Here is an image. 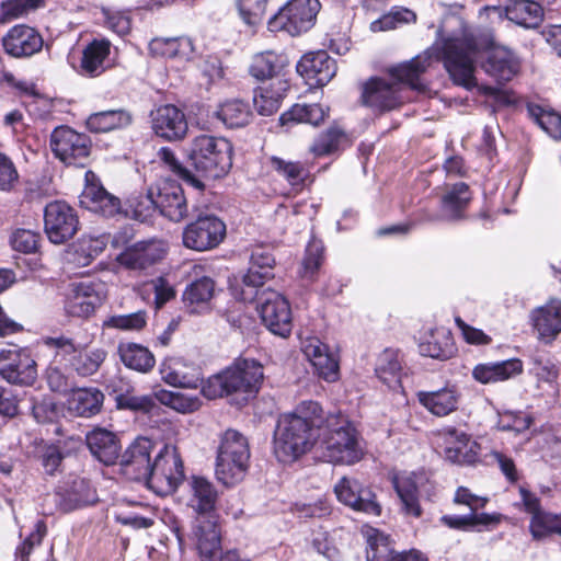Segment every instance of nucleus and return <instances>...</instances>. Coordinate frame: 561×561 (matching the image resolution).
Segmentation results:
<instances>
[{
  "instance_id": "1",
  "label": "nucleus",
  "mask_w": 561,
  "mask_h": 561,
  "mask_svg": "<svg viewBox=\"0 0 561 561\" xmlns=\"http://www.w3.org/2000/svg\"><path fill=\"white\" fill-rule=\"evenodd\" d=\"M459 45L457 42L449 41L443 49L437 45H432L422 54L415 56L409 61L401 62L389 69V78H373L363 90V102L378 111H390L402 104L407 96L404 93L408 88L424 92L426 83L423 75L433 67L434 64L443 61L450 79L456 84H470L471 64L468 57L457 54Z\"/></svg>"
},
{
  "instance_id": "2",
  "label": "nucleus",
  "mask_w": 561,
  "mask_h": 561,
  "mask_svg": "<svg viewBox=\"0 0 561 561\" xmlns=\"http://www.w3.org/2000/svg\"><path fill=\"white\" fill-rule=\"evenodd\" d=\"M455 23L459 26L457 32L448 33L444 24L438 34L443 37L436 41L433 45H437L440 49L449 43V41L457 42V48L460 58L468 57L471 64V82L470 84H460L466 89L477 87V79L474 77L476 62L481 54L485 51L486 57L482 61V69L484 72L493 78L497 83L502 84L512 80L519 71L520 61L516 54L504 46H493V38L490 34H481L476 32L463 24L459 18H450L447 23Z\"/></svg>"
},
{
  "instance_id": "3",
  "label": "nucleus",
  "mask_w": 561,
  "mask_h": 561,
  "mask_svg": "<svg viewBox=\"0 0 561 561\" xmlns=\"http://www.w3.org/2000/svg\"><path fill=\"white\" fill-rule=\"evenodd\" d=\"M324 422L316 401H302L291 413L283 414L274 431L273 449L278 461L290 463L313 446Z\"/></svg>"
},
{
  "instance_id": "4",
  "label": "nucleus",
  "mask_w": 561,
  "mask_h": 561,
  "mask_svg": "<svg viewBox=\"0 0 561 561\" xmlns=\"http://www.w3.org/2000/svg\"><path fill=\"white\" fill-rule=\"evenodd\" d=\"M321 457L334 465H354L364 456L359 433L341 412L324 416L318 433Z\"/></svg>"
},
{
  "instance_id": "5",
  "label": "nucleus",
  "mask_w": 561,
  "mask_h": 561,
  "mask_svg": "<svg viewBox=\"0 0 561 561\" xmlns=\"http://www.w3.org/2000/svg\"><path fill=\"white\" fill-rule=\"evenodd\" d=\"M263 378V366L257 360L239 358L221 373L209 377L203 385L202 393L208 399L240 394L247 401L259 392Z\"/></svg>"
},
{
  "instance_id": "6",
  "label": "nucleus",
  "mask_w": 561,
  "mask_h": 561,
  "mask_svg": "<svg viewBox=\"0 0 561 561\" xmlns=\"http://www.w3.org/2000/svg\"><path fill=\"white\" fill-rule=\"evenodd\" d=\"M188 158L197 172L218 179L232 167V145L224 137L199 135L192 141Z\"/></svg>"
},
{
  "instance_id": "7",
  "label": "nucleus",
  "mask_w": 561,
  "mask_h": 561,
  "mask_svg": "<svg viewBox=\"0 0 561 561\" xmlns=\"http://www.w3.org/2000/svg\"><path fill=\"white\" fill-rule=\"evenodd\" d=\"M249 459L248 439L234 430H227L217 450L215 472L218 481L227 486L240 482L248 470Z\"/></svg>"
},
{
  "instance_id": "8",
  "label": "nucleus",
  "mask_w": 561,
  "mask_h": 561,
  "mask_svg": "<svg viewBox=\"0 0 561 561\" xmlns=\"http://www.w3.org/2000/svg\"><path fill=\"white\" fill-rule=\"evenodd\" d=\"M138 216H149L151 210L158 209L160 214L171 221L180 222L188 215V205L182 186L175 182H163L154 192L140 195L133 204Z\"/></svg>"
},
{
  "instance_id": "9",
  "label": "nucleus",
  "mask_w": 561,
  "mask_h": 561,
  "mask_svg": "<svg viewBox=\"0 0 561 561\" xmlns=\"http://www.w3.org/2000/svg\"><path fill=\"white\" fill-rule=\"evenodd\" d=\"M184 477L183 461L178 447L167 444L156 455L146 485L156 494L165 496L176 491Z\"/></svg>"
},
{
  "instance_id": "10",
  "label": "nucleus",
  "mask_w": 561,
  "mask_h": 561,
  "mask_svg": "<svg viewBox=\"0 0 561 561\" xmlns=\"http://www.w3.org/2000/svg\"><path fill=\"white\" fill-rule=\"evenodd\" d=\"M400 500V512L408 518H421L423 499L431 500L435 485L425 471L398 474L392 480Z\"/></svg>"
},
{
  "instance_id": "11",
  "label": "nucleus",
  "mask_w": 561,
  "mask_h": 561,
  "mask_svg": "<svg viewBox=\"0 0 561 561\" xmlns=\"http://www.w3.org/2000/svg\"><path fill=\"white\" fill-rule=\"evenodd\" d=\"M320 8L319 0H289L268 20V30L300 35L314 25Z\"/></svg>"
},
{
  "instance_id": "12",
  "label": "nucleus",
  "mask_w": 561,
  "mask_h": 561,
  "mask_svg": "<svg viewBox=\"0 0 561 561\" xmlns=\"http://www.w3.org/2000/svg\"><path fill=\"white\" fill-rule=\"evenodd\" d=\"M256 310L264 325L275 335L286 337L293 329L291 310L287 299L276 290L257 288Z\"/></svg>"
},
{
  "instance_id": "13",
  "label": "nucleus",
  "mask_w": 561,
  "mask_h": 561,
  "mask_svg": "<svg viewBox=\"0 0 561 561\" xmlns=\"http://www.w3.org/2000/svg\"><path fill=\"white\" fill-rule=\"evenodd\" d=\"M49 146L62 163L80 168L88 164L92 148L89 136L68 126H58L53 130Z\"/></svg>"
},
{
  "instance_id": "14",
  "label": "nucleus",
  "mask_w": 561,
  "mask_h": 561,
  "mask_svg": "<svg viewBox=\"0 0 561 561\" xmlns=\"http://www.w3.org/2000/svg\"><path fill=\"white\" fill-rule=\"evenodd\" d=\"M183 244L195 251H207L218 247L226 237L225 222L214 215L198 216L183 230Z\"/></svg>"
},
{
  "instance_id": "15",
  "label": "nucleus",
  "mask_w": 561,
  "mask_h": 561,
  "mask_svg": "<svg viewBox=\"0 0 561 561\" xmlns=\"http://www.w3.org/2000/svg\"><path fill=\"white\" fill-rule=\"evenodd\" d=\"M78 217L67 203L56 201L44 209V230L50 242L61 244L71 239L78 230Z\"/></svg>"
},
{
  "instance_id": "16",
  "label": "nucleus",
  "mask_w": 561,
  "mask_h": 561,
  "mask_svg": "<svg viewBox=\"0 0 561 561\" xmlns=\"http://www.w3.org/2000/svg\"><path fill=\"white\" fill-rule=\"evenodd\" d=\"M274 264L275 257L268 248L257 245L252 250L250 267L242 278L243 287L240 293L242 301L251 302L257 295V288H261L266 279L274 276Z\"/></svg>"
},
{
  "instance_id": "17",
  "label": "nucleus",
  "mask_w": 561,
  "mask_h": 561,
  "mask_svg": "<svg viewBox=\"0 0 561 561\" xmlns=\"http://www.w3.org/2000/svg\"><path fill=\"white\" fill-rule=\"evenodd\" d=\"M444 445L445 458L457 465H472L479 458L480 446L463 431L445 426L437 432Z\"/></svg>"
},
{
  "instance_id": "18",
  "label": "nucleus",
  "mask_w": 561,
  "mask_h": 561,
  "mask_svg": "<svg viewBox=\"0 0 561 561\" xmlns=\"http://www.w3.org/2000/svg\"><path fill=\"white\" fill-rule=\"evenodd\" d=\"M485 10L525 30H537L545 20V9L535 0H506L503 7H486Z\"/></svg>"
},
{
  "instance_id": "19",
  "label": "nucleus",
  "mask_w": 561,
  "mask_h": 561,
  "mask_svg": "<svg viewBox=\"0 0 561 561\" xmlns=\"http://www.w3.org/2000/svg\"><path fill=\"white\" fill-rule=\"evenodd\" d=\"M81 207L104 217H114L122 213L118 197L108 193L92 171L85 172V186L79 196Z\"/></svg>"
},
{
  "instance_id": "20",
  "label": "nucleus",
  "mask_w": 561,
  "mask_h": 561,
  "mask_svg": "<svg viewBox=\"0 0 561 561\" xmlns=\"http://www.w3.org/2000/svg\"><path fill=\"white\" fill-rule=\"evenodd\" d=\"M81 207L104 217H114L122 213L118 197L108 193L92 171L85 172V186L79 196Z\"/></svg>"
},
{
  "instance_id": "21",
  "label": "nucleus",
  "mask_w": 561,
  "mask_h": 561,
  "mask_svg": "<svg viewBox=\"0 0 561 561\" xmlns=\"http://www.w3.org/2000/svg\"><path fill=\"white\" fill-rule=\"evenodd\" d=\"M81 207L104 217H114L122 213L118 197L108 193L92 171L85 172V186L79 196Z\"/></svg>"
},
{
  "instance_id": "22",
  "label": "nucleus",
  "mask_w": 561,
  "mask_h": 561,
  "mask_svg": "<svg viewBox=\"0 0 561 561\" xmlns=\"http://www.w3.org/2000/svg\"><path fill=\"white\" fill-rule=\"evenodd\" d=\"M334 492L340 502L354 511L371 516L381 514V506L376 501L375 493L356 479L343 477L335 484Z\"/></svg>"
},
{
  "instance_id": "23",
  "label": "nucleus",
  "mask_w": 561,
  "mask_h": 561,
  "mask_svg": "<svg viewBox=\"0 0 561 561\" xmlns=\"http://www.w3.org/2000/svg\"><path fill=\"white\" fill-rule=\"evenodd\" d=\"M150 122L154 135L168 141L183 139L188 130L185 114L172 104L161 105L151 111Z\"/></svg>"
},
{
  "instance_id": "24",
  "label": "nucleus",
  "mask_w": 561,
  "mask_h": 561,
  "mask_svg": "<svg viewBox=\"0 0 561 561\" xmlns=\"http://www.w3.org/2000/svg\"><path fill=\"white\" fill-rule=\"evenodd\" d=\"M0 356L8 359L7 363L0 362V375L9 383L20 386H31L36 377V363L26 350L2 351Z\"/></svg>"
},
{
  "instance_id": "25",
  "label": "nucleus",
  "mask_w": 561,
  "mask_h": 561,
  "mask_svg": "<svg viewBox=\"0 0 561 561\" xmlns=\"http://www.w3.org/2000/svg\"><path fill=\"white\" fill-rule=\"evenodd\" d=\"M153 443L146 437L137 438L122 455L123 473L130 480L145 481L152 466L151 453Z\"/></svg>"
},
{
  "instance_id": "26",
  "label": "nucleus",
  "mask_w": 561,
  "mask_h": 561,
  "mask_svg": "<svg viewBox=\"0 0 561 561\" xmlns=\"http://www.w3.org/2000/svg\"><path fill=\"white\" fill-rule=\"evenodd\" d=\"M297 72L309 85H325L336 73V64L327 51L305 54L296 66Z\"/></svg>"
},
{
  "instance_id": "27",
  "label": "nucleus",
  "mask_w": 561,
  "mask_h": 561,
  "mask_svg": "<svg viewBox=\"0 0 561 561\" xmlns=\"http://www.w3.org/2000/svg\"><path fill=\"white\" fill-rule=\"evenodd\" d=\"M162 380L179 388H203L205 385L201 368L182 357H170L160 366Z\"/></svg>"
},
{
  "instance_id": "28",
  "label": "nucleus",
  "mask_w": 561,
  "mask_h": 561,
  "mask_svg": "<svg viewBox=\"0 0 561 561\" xmlns=\"http://www.w3.org/2000/svg\"><path fill=\"white\" fill-rule=\"evenodd\" d=\"M43 44L42 35L24 24L11 27L2 38L4 51L14 58L31 57L42 50Z\"/></svg>"
},
{
  "instance_id": "29",
  "label": "nucleus",
  "mask_w": 561,
  "mask_h": 561,
  "mask_svg": "<svg viewBox=\"0 0 561 561\" xmlns=\"http://www.w3.org/2000/svg\"><path fill=\"white\" fill-rule=\"evenodd\" d=\"M165 253V244L162 241H141L126 248L117 256V261L129 270L142 271L160 262Z\"/></svg>"
},
{
  "instance_id": "30",
  "label": "nucleus",
  "mask_w": 561,
  "mask_h": 561,
  "mask_svg": "<svg viewBox=\"0 0 561 561\" xmlns=\"http://www.w3.org/2000/svg\"><path fill=\"white\" fill-rule=\"evenodd\" d=\"M470 201L471 192L465 182L447 184L440 196L439 214L430 215L427 220L456 221L462 219Z\"/></svg>"
},
{
  "instance_id": "31",
  "label": "nucleus",
  "mask_w": 561,
  "mask_h": 561,
  "mask_svg": "<svg viewBox=\"0 0 561 561\" xmlns=\"http://www.w3.org/2000/svg\"><path fill=\"white\" fill-rule=\"evenodd\" d=\"M102 298L92 282H80L71 285L65 300V311L70 317L89 318L101 305Z\"/></svg>"
},
{
  "instance_id": "32",
  "label": "nucleus",
  "mask_w": 561,
  "mask_h": 561,
  "mask_svg": "<svg viewBox=\"0 0 561 561\" xmlns=\"http://www.w3.org/2000/svg\"><path fill=\"white\" fill-rule=\"evenodd\" d=\"M301 350L319 377L333 382L339 378V362L334 354L317 336H308L301 342Z\"/></svg>"
},
{
  "instance_id": "33",
  "label": "nucleus",
  "mask_w": 561,
  "mask_h": 561,
  "mask_svg": "<svg viewBox=\"0 0 561 561\" xmlns=\"http://www.w3.org/2000/svg\"><path fill=\"white\" fill-rule=\"evenodd\" d=\"M56 495L60 510L66 513L94 504L98 501L96 491L91 482L80 477L66 482Z\"/></svg>"
},
{
  "instance_id": "34",
  "label": "nucleus",
  "mask_w": 561,
  "mask_h": 561,
  "mask_svg": "<svg viewBox=\"0 0 561 561\" xmlns=\"http://www.w3.org/2000/svg\"><path fill=\"white\" fill-rule=\"evenodd\" d=\"M417 399L430 413L444 417L458 410L461 392L456 385H446L435 391H420Z\"/></svg>"
},
{
  "instance_id": "35",
  "label": "nucleus",
  "mask_w": 561,
  "mask_h": 561,
  "mask_svg": "<svg viewBox=\"0 0 561 561\" xmlns=\"http://www.w3.org/2000/svg\"><path fill=\"white\" fill-rule=\"evenodd\" d=\"M130 238L131 234L127 229L123 232L116 233L113 237L107 233H102L99 236H83L79 240L76 248V254L78 255L77 261L83 266L89 265L93 259H95L105 250L110 241L114 248H121L125 245Z\"/></svg>"
},
{
  "instance_id": "36",
  "label": "nucleus",
  "mask_w": 561,
  "mask_h": 561,
  "mask_svg": "<svg viewBox=\"0 0 561 561\" xmlns=\"http://www.w3.org/2000/svg\"><path fill=\"white\" fill-rule=\"evenodd\" d=\"M111 42L106 38L93 39L82 51L79 73L85 77H98L110 66Z\"/></svg>"
},
{
  "instance_id": "37",
  "label": "nucleus",
  "mask_w": 561,
  "mask_h": 561,
  "mask_svg": "<svg viewBox=\"0 0 561 561\" xmlns=\"http://www.w3.org/2000/svg\"><path fill=\"white\" fill-rule=\"evenodd\" d=\"M197 550L202 561H216L220 551V529L215 515L198 517L195 528Z\"/></svg>"
},
{
  "instance_id": "38",
  "label": "nucleus",
  "mask_w": 561,
  "mask_h": 561,
  "mask_svg": "<svg viewBox=\"0 0 561 561\" xmlns=\"http://www.w3.org/2000/svg\"><path fill=\"white\" fill-rule=\"evenodd\" d=\"M85 440L91 454L100 462L110 466L118 459L121 444L114 433L104 428H94L87 434Z\"/></svg>"
},
{
  "instance_id": "39",
  "label": "nucleus",
  "mask_w": 561,
  "mask_h": 561,
  "mask_svg": "<svg viewBox=\"0 0 561 561\" xmlns=\"http://www.w3.org/2000/svg\"><path fill=\"white\" fill-rule=\"evenodd\" d=\"M523 373V362L511 358L494 363L478 364L473 370V378L481 383L505 381Z\"/></svg>"
},
{
  "instance_id": "40",
  "label": "nucleus",
  "mask_w": 561,
  "mask_h": 561,
  "mask_svg": "<svg viewBox=\"0 0 561 561\" xmlns=\"http://www.w3.org/2000/svg\"><path fill=\"white\" fill-rule=\"evenodd\" d=\"M500 513H470L467 515H444L440 523L451 529L463 531H484L492 530L502 520Z\"/></svg>"
},
{
  "instance_id": "41",
  "label": "nucleus",
  "mask_w": 561,
  "mask_h": 561,
  "mask_svg": "<svg viewBox=\"0 0 561 561\" xmlns=\"http://www.w3.org/2000/svg\"><path fill=\"white\" fill-rule=\"evenodd\" d=\"M104 394L98 388H73L68 393L67 408L77 416L91 417L101 411Z\"/></svg>"
},
{
  "instance_id": "42",
  "label": "nucleus",
  "mask_w": 561,
  "mask_h": 561,
  "mask_svg": "<svg viewBox=\"0 0 561 561\" xmlns=\"http://www.w3.org/2000/svg\"><path fill=\"white\" fill-rule=\"evenodd\" d=\"M419 352L422 356L446 360L453 357L456 348L450 332L445 328H436L420 342Z\"/></svg>"
},
{
  "instance_id": "43",
  "label": "nucleus",
  "mask_w": 561,
  "mask_h": 561,
  "mask_svg": "<svg viewBox=\"0 0 561 561\" xmlns=\"http://www.w3.org/2000/svg\"><path fill=\"white\" fill-rule=\"evenodd\" d=\"M191 497L190 506L199 515V517H209L214 515L217 492L214 485L205 478L192 477L188 482Z\"/></svg>"
},
{
  "instance_id": "44",
  "label": "nucleus",
  "mask_w": 561,
  "mask_h": 561,
  "mask_svg": "<svg viewBox=\"0 0 561 561\" xmlns=\"http://www.w3.org/2000/svg\"><path fill=\"white\" fill-rule=\"evenodd\" d=\"M540 339L552 340L561 332V301L552 300L531 316Z\"/></svg>"
},
{
  "instance_id": "45",
  "label": "nucleus",
  "mask_w": 561,
  "mask_h": 561,
  "mask_svg": "<svg viewBox=\"0 0 561 561\" xmlns=\"http://www.w3.org/2000/svg\"><path fill=\"white\" fill-rule=\"evenodd\" d=\"M215 283L210 277H201L190 285L183 294V302L190 313H201L208 309L214 296Z\"/></svg>"
},
{
  "instance_id": "46",
  "label": "nucleus",
  "mask_w": 561,
  "mask_h": 561,
  "mask_svg": "<svg viewBox=\"0 0 561 561\" xmlns=\"http://www.w3.org/2000/svg\"><path fill=\"white\" fill-rule=\"evenodd\" d=\"M289 84L286 80L278 79L270 87H261L254 91L253 103L259 114L270 116L277 112Z\"/></svg>"
},
{
  "instance_id": "47",
  "label": "nucleus",
  "mask_w": 561,
  "mask_h": 561,
  "mask_svg": "<svg viewBox=\"0 0 561 561\" xmlns=\"http://www.w3.org/2000/svg\"><path fill=\"white\" fill-rule=\"evenodd\" d=\"M117 351L122 363L129 369L148 373L156 364L153 354L140 344L121 343Z\"/></svg>"
},
{
  "instance_id": "48",
  "label": "nucleus",
  "mask_w": 561,
  "mask_h": 561,
  "mask_svg": "<svg viewBox=\"0 0 561 561\" xmlns=\"http://www.w3.org/2000/svg\"><path fill=\"white\" fill-rule=\"evenodd\" d=\"M286 65L285 56L267 50L253 56L249 72L256 80L263 81L278 76Z\"/></svg>"
},
{
  "instance_id": "49",
  "label": "nucleus",
  "mask_w": 561,
  "mask_h": 561,
  "mask_svg": "<svg viewBox=\"0 0 561 561\" xmlns=\"http://www.w3.org/2000/svg\"><path fill=\"white\" fill-rule=\"evenodd\" d=\"M131 123V115L125 110H110L91 114L87 127L92 133H107L124 128Z\"/></svg>"
},
{
  "instance_id": "50",
  "label": "nucleus",
  "mask_w": 561,
  "mask_h": 561,
  "mask_svg": "<svg viewBox=\"0 0 561 561\" xmlns=\"http://www.w3.org/2000/svg\"><path fill=\"white\" fill-rule=\"evenodd\" d=\"M106 357L107 352L102 347L79 350L69 358V366L78 376L90 377L99 371Z\"/></svg>"
},
{
  "instance_id": "51",
  "label": "nucleus",
  "mask_w": 561,
  "mask_h": 561,
  "mask_svg": "<svg viewBox=\"0 0 561 561\" xmlns=\"http://www.w3.org/2000/svg\"><path fill=\"white\" fill-rule=\"evenodd\" d=\"M270 168L282 176L293 187L300 188L309 178V169L300 161H290L272 156L268 158Z\"/></svg>"
},
{
  "instance_id": "52",
  "label": "nucleus",
  "mask_w": 561,
  "mask_h": 561,
  "mask_svg": "<svg viewBox=\"0 0 561 561\" xmlns=\"http://www.w3.org/2000/svg\"><path fill=\"white\" fill-rule=\"evenodd\" d=\"M365 536L367 540V561H394L397 553L389 536L376 528H369Z\"/></svg>"
},
{
  "instance_id": "53",
  "label": "nucleus",
  "mask_w": 561,
  "mask_h": 561,
  "mask_svg": "<svg viewBox=\"0 0 561 561\" xmlns=\"http://www.w3.org/2000/svg\"><path fill=\"white\" fill-rule=\"evenodd\" d=\"M526 110L529 117L543 131L554 139H561V116L558 113L534 102H528Z\"/></svg>"
},
{
  "instance_id": "54",
  "label": "nucleus",
  "mask_w": 561,
  "mask_h": 561,
  "mask_svg": "<svg viewBox=\"0 0 561 561\" xmlns=\"http://www.w3.org/2000/svg\"><path fill=\"white\" fill-rule=\"evenodd\" d=\"M215 115L229 128L245 126L251 118V111L241 100H230L220 104Z\"/></svg>"
},
{
  "instance_id": "55",
  "label": "nucleus",
  "mask_w": 561,
  "mask_h": 561,
  "mask_svg": "<svg viewBox=\"0 0 561 561\" xmlns=\"http://www.w3.org/2000/svg\"><path fill=\"white\" fill-rule=\"evenodd\" d=\"M328 110L318 103L295 104L280 116L283 124L288 122L306 123L313 126L324 121Z\"/></svg>"
},
{
  "instance_id": "56",
  "label": "nucleus",
  "mask_w": 561,
  "mask_h": 561,
  "mask_svg": "<svg viewBox=\"0 0 561 561\" xmlns=\"http://www.w3.org/2000/svg\"><path fill=\"white\" fill-rule=\"evenodd\" d=\"M529 365V374L534 376L539 383L545 382L550 387L556 383L559 369L548 354L536 353L531 355Z\"/></svg>"
},
{
  "instance_id": "57",
  "label": "nucleus",
  "mask_w": 561,
  "mask_h": 561,
  "mask_svg": "<svg viewBox=\"0 0 561 561\" xmlns=\"http://www.w3.org/2000/svg\"><path fill=\"white\" fill-rule=\"evenodd\" d=\"M415 21L416 14L412 10L403 7H393L388 13L371 22L370 30L373 32L389 31L404 24L414 23Z\"/></svg>"
},
{
  "instance_id": "58",
  "label": "nucleus",
  "mask_w": 561,
  "mask_h": 561,
  "mask_svg": "<svg viewBox=\"0 0 561 561\" xmlns=\"http://www.w3.org/2000/svg\"><path fill=\"white\" fill-rule=\"evenodd\" d=\"M147 312L139 310L128 314H113L102 322V329L139 332L147 324Z\"/></svg>"
},
{
  "instance_id": "59",
  "label": "nucleus",
  "mask_w": 561,
  "mask_h": 561,
  "mask_svg": "<svg viewBox=\"0 0 561 561\" xmlns=\"http://www.w3.org/2000/svg\"><path fill=\"white\" fill-rule=\"evenodd\" d=\"M529 530L534 539H542L550 534L561 535V514L541 511L530 519Z\"/></svg>"
},
{
  "instance_id": "60",
  "label": "nucleus",
  "mask_w": 561,
  "mask_h": 561,
  "mask_svg": "<svg viewBox=\"0 0 561 561\" xmlns=\"http://www.w3.org/2000/svg\"><path fill=\"white\" fill-rule=\"evenodd\" d=\"M401 370L399 353L396 350L387 348L378 357L376 364V375L386 383L398 381Z\"/></svg>"
},
{
  "instance_id": "61",
  "label": "nucleus",
  "mask_w": 561,
  "mask_h": 561,
  "mask_svg": "<svg viewBox=\"0 0 561 561\" xmlns=\"http://www.w3.org/2000/svg\"><path fill=\"white\" fill-rule=\"evenodd\" d=\"M154 398L161 404L168 405L182 413L193 412L199 408V400L197 398L187 397L178 391L161 389L154 392Z\"/></svg>"
},
{
  "instance_id": "62",
  "label": "nucleus",
  "mask_w": 561,
  "mask_h": 561,
  "mask_svg": "<svg viewBox=\"0 0 561 561\" xmlns=\"http://www.w3.org/2000/svg\"><path fill=\"white\" fill-rule=\"evenodd\" d=\"M154 394H135L134 391L118 393L115 397L118 409L130 410L133 412L149 413L156 407Z\"/></svg>"
},
{
  "instance_id": "63",
  "label": "nucleus",
  "mask_w": 561,
  "mask_h": 561,
  "mask_svg": "<svg viewBox=\"0 0 561 561\" xmlns=\"http://www.w3.org/2000/svg\"><path fill=\"white\" fill-rule=\"evenodd\" d=\"M344 139L345 134L341 129L332 127L319 135L310 150L316 156L330 154L340 148Z\"/></svg>"
},
{
  "instance_id": "64",
  "label": "nucleus",
  "mask_w": 561,
  "mask_h": 561,
  "mask_svg": "<svg viewBox=\"0 0 561 561\" xmlns=\"http://www.w3.org/2000/svg\"><path fill=\"white\" fill-rule=\"evenodd\" d=\"M323 251L324 248L321 241L312 240L308 243L302 261L301 275L304 278L313 279L323 262Z\"/></svg>"
}]
</instances>
